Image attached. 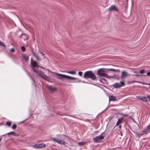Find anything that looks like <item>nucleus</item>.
I'll list each match as a JSON object with an SVG mask.
<instances>
[{
  "label": "nucleus",
  "instance_id": "473e14b6",
  "mask_svg": "<svg viewBox=\"0 0 150 150\" xmlns=\"http://www.w3.org/2000/svg\"><path fill=\"white\" fill-rule=\"evenodd\" d=\"M10 52H15V50L13 48H12L10 50Z\"/></svg>",
  "mask_w": 150,
  "mask_h": 150
},
{
  "label": "nucleus",
  "instance_id": "79ce46f5",
  "mask_svg": "<svg viewBox=\"0 0 150 150\" xmlns=\"http://www.w3.org/2000/svg\"><path fill=\"white\" fill-rule=\"evenodd\" d=\"M133 82H135L136 81H133Z\"/></svg>",
  "mask_w": 150,
  "mask_h": 150
},
{
  "label": "nucleus",
  "instance_id": "72a5a7b5",
  "mask_svg": "<svg viewBox=\"0 0 150 150\" xmlns=\"http://www.w3.org/2000/svg\"><path fill=\"white\" fill-rule=\"evenodd\" d=\"M147 75L148 76H150V72H148L147 73Z\"/></svg>",
  "mask_w": 150,
  "mask_h": 150
},
{
  "label": "nucleus",
  "instance_id": "4468645a",
  "mask_svg": "<svg viewBox=\"0 0 150 150\" xmlns=\"http://www.w3.org/2000/svg\"><path fill=\"white\" fill-rule=\"evenodd\" d=\"M150 132V124L147 127L146 129H144L143 132L144 133H146L149 132Z\"/></svg>",
  "mask_w": 150,
  "mask_h": 150
},
{
  "label": "nucleus",
  "instance_id": "5701e85b",
  "mask_svg": "<svg viewBox=\"0 0 150 150\" xmlns=\"http://www.w3.org/2000/svg\"><path fill=\"white\" fill-rule=\"evenodd\" d=\"M33 148L36 149H39V144H36L33 145Z\"/></svg>",
  "mask_w": 150,
  "mask_h": 150
},
{
  "label": "nucleus",
  "instance_id": "c85d7f7f",
  "mask_svg": "<svg viewBox=\"0 0 150 150\" xmlns=\"http://www.w3.org/2000/svg\"><path fill=\"white\" fill-rule=\"evenodd\" d=\"M78 144L79 145H83L84 144V143L83 142H79Z\"/></svg>",
  "mask_w": 150,
  "mask_h": 150
},
{
  "label": "nucleus",
  "instance_id": "393cba45",
  "mask_svg": "<svg viewBox=\"0 0 150 150\" xmlns=\"http://www.w3.org/2000/svg\"><path fill=\"white\" fill-rule=\"evenodd\" d=\"M17 127V125L16 124H13L12 126V128L13 129H15Z\"/></svg>",
  "mask_w": 150,
  "mask_h": 150
},
{
  "label": "nucleus",
  "instance_id": "20e7f679",
  "mask_svg": "<svg viewBox=\"0 0 150 150\" xmlns=\"http://www.w3.org/2000/svg\"><path fill=\"white\" fill-rule=\"evenodd\" d=\"M33 71L37 73V75L38 76L45 79H48L47 76L45 74L44 72L42 71L37 70L36 69H33Z\"/></svg>",
  "mask_w": 150,
  "mask_h": 150
},
{
  "label": "nucleus",
  "instance_id": "9d476101",
  "mask_svg": "<svg viewBox=\"0 0 150 150\" xmlns=\"http://www.w3.org/2000/svg\"><path fill=\"white\" fill-rule=\"evenodd\" d=\"M29 37V36L25 34H22L20 36V38L23 39L24 40H27Z\"/></svg>",
  "mask_w": 150,
  "mask_h": 150
},
{
  "label": "nucleus",
  "instance_id": "f704fd0d",
  "mask_svg": "<svg viewBox=\"0 0 150 150\" xmlns=\"http://www.w3.org/2000/svg\"><path fill=\"white\" fill-rule=\"evenodd\" d=\"M143 84L150 85V83L147 84L146 83H143ZM149 88L150 89V86H149Z\"/></svg>",
  "mask_w": 150,
  "mask_h": 150
},
{
  "label": "nucleus",
  "instance_id": "4be33fe9",
  "mask_svg": "<svg viewBox=\"0 0 150 150\" xmlns=\"http://www.w3.org/2000/svg\"><path fill=\"white\" fill-rule=\"evenodd\" d=\"M68 73L75 74H76V72L74 71H68L67 72Z\"/></svg>",
  "mask_w": 150,
  "mask_h": 150
},
{
  "label": "nucleus",
  "instance_id": "0eeeda50",
  "mask_svg": "<svg viewBox=\"0 0 150 150\" xmlns=\"http://www.w3.org/2000/svg\"><path fill=\"white\" fill-rule=\"evenodd\" d=\"M52 139L60 144L64 145L65 144L64 141L58 138L54 137L52 138Z\"/></svg>",
  "mask_w": 150,
  "mask_h": 150
},
{
  "label": "nucleus",
  "instance_id": "39448f33",
  "mask_svg": "<svg viewBox=\"0 0 150 150\" xmlns=\"http://www.w3.org/2000/svg\"><path fill=\"white\" fill-rule=\"evenodd\" d=\"M104 137L101 135L96 137L93 138V141L96 143H100L102 142V140L104 139Z\"/></svg>",
  "mask_w": 150,
  "mask_h": 150
},
{
  "label": "nucleus",
  "instance_id": "a19ab883",
  "mask_svg": "<svg viewBox=\"0 0 150 150\" xmlns=\"http://www.w3.org/2000/svg\"><path fill=\"white\" fill-rule=\"evenodd\" d=\"M40 67L42 68H44L43 67Z\"/></svg>",
  "mask_w": 150,
  "mask_h": 150
},
{
  "label": "nucleus",
  "instance_id": "f3484780",
  "mask_svg": "<svg viewBox=\"0 0 150 150\" xmlns=\"http://www.w3.org/2000/svg\"><path fill=\"white\" fill-rule=\"evenodd\" d=\"M32 53L33 56L36 58L37 60L39 61H40L41 60V59L39 58L37 54H36L33 52H32Z\"/></svg>",
  "mask_w": 150,
  "mask_h": 150
},
{
  "label": "nucleus",
  "instance_id": "c9c22d12",
  "mask_svg": "<svg viewBox=\"0 0 150 150\" xmlns=\"http://www.w3.org/2000/svg\"><path fill=\"white\" fill-rule=\"evenodd\" d=\"M39 51L40 52V54H41L42 55H45V54H44L42 52H40V50H39Z\"/></svg>",
  "mask_w": 150,
  "mask_h": 150
},
{
  "label": "nucleus",
  "instance_id": "bb28decb",
  "mask_svg": "<svg viewBox=\"0 0 150 150\" xmlns=\"http://www.w3.org/2000/svg\"><path fill=\"white\" fill-rule=\"evenodd\" d=\"M142 97H143L141 96H138L137 97V98L140 100H142Z\"/></svg>",
  "mask_w": 150,
  "mask_h": 150
},
{
  "label": "nucleus",
  "instance_id": "a878e982",
  "mask_svg": "<svg viewBox=\"0 0 150 150\" xmlns=\"http://www.w3.org/2000/svg\"><path fill=\"white\" fill-rule=\"evenodd\" d=\"M120 114L121 115H123V116H125V117H127L128 116V114H123V113H120Z\"/></svg>",
  "mask_w": 150,
  "mask_h": 150
},
{
  "label": "nucleus",
  "instance_id": "b1692460",
  "mask_svg": "<svg viewBox=\"0 0 150 150\" xmlns=\"http://www.w3.org/2000/svg\"><path fill=\"white\" fill-rule=\"evenodd\" d=\"M21 49L23 52H24L25 50V47L23 46H22L21 47Z\"/></svg>",
  "mask_w": 150,
  "mask_h": 150
},
{
  "label": "nucleus",
  "instance_id": "dca6fc26",
  "mask_svg": "<svg viewBox=\"0 0 150 150\" xmlns=\"http://www.w3.org/2000/svg\"><path fill=\"white\" fill-rule=\"evenodd\" d=\"M23 58L26 61H28L29 60L28 56L26 54H23Z\"/></svg>",
  "mask_w": 150,
  "mask_h": 150
},
{
  "label": "nucleus",
  "instance_id": "4c0bfd02",
  "mask_svg": "<svg viewBox=\"0 0 150 150\" xmlns=\"http://www.w3.org/2000/svg\"><path fill=\"white\" fill-rule=\"evenodd\" d=\"M61 135H57V136H58L59 137H60Z\"/></svg>",
  "mask_w": 150,
  "mask_h": 150
},
{
  "label": "nucleus",
  "instance_id": "aec40b11",
  "mask_svg": "<svg viewBox=\"0 0 150 150\" xmlns=\"http://www.w3.org/2000/svg\"><path fill=\"white\" fill-rule=\"evenodd\" d=\"M147 98V97H143L142 100L144 102H146L148 100Z\"/></svg>",
  "mask_w": 150,
  "mask_h": 150
},
{
  "label": "nucleus",
  "instance_id": "f257e3e1",
  "mask_svg": "<svg viewBox=\"0 0 150 150\" xmlns=\"http://www.w3.org/2000/svg\"><path fill=\"white\" fill-rule=\"evenodd\" d=\"M83 77L85 79L90 78L93 80H95L96 79V76L92 71H86L83 75Z\"/></svg>",
  "mask_w": 150,
  "mask_h": 150
},
{
  "label": "nucleus",
  "instance_id": "1a4fd4ad",
  "mask_svg": "<svg viewBox=\"0 0 150 150\" xmlns=\"http://www.w3.org/2000/svg\"><path fill=\"white\" fill-rule=\"evenodd\" d=\"M108 11H118V10L114 5H111L108 9Z\"/></svg>",
  "mask_w": 150,
  "mask_h": 150
},
{
  "label": "nucleus",
  "instance_id": "9b49d317",
  "mask_svg": "<svg viewBox=\"0 0 150 150\" xmlns=\"http://www.w3.org/2000/svg\"><path fill=\"white\" fill-rule=\"evenodd\" d=\"M127 72L125 71H123L122 72L121 77V79H124L128 76Z\"/></svg>",
  "mask_w": 150,
  "mask_h": 150
},
{
  "label": "nucleus",
  "instance_id": "c756f323",
  "mask_svg": "<svg viewBox=\"0 0 150 150\" xmlns=\"http://www.w3.org/2000/svg\"><path fill=\"white\" fill-rule=\"evenodd\" d=\"M78 74L79 76H82L83 72L82 71H79Z\"/></svg>",
  "mask_w": 150,
  "mask_h": 150
},
{
  "label": "nucleus",
  "instance_id": "6ab92c4d",
  "mask_svg": "<svg viewBox=\"0 0 150 150\" xmlns=\"http://www.w3.org/2000/svg\"><path fill=\"white\" fill-rule=\"evenodd\" d=\"M7 134L8 135H10V134L13 135L15 136H16V134H17L16 133H15L14 132H10L9 133H7V134Z\"/></svg>",
  "mask_w": 150,
  "mask_h": 150
},
{
  "label": "nucleus",
  "instance_id": "a211bd4d",
  "mask_svg": "<svg viewBox=\"0 0 150 150\" xmlns=\"http://www.w3.org/2000/svg\"><path fill=\"white\" fill-rule=\"evenodd\" d=\"M39 144V148H42L45 147L46 145L44 143H41Z\"/></svg>",
  "mask_w": 150,
  "mask_h": 150
},
{
  "label": "nucleus",
  "instance_id": "cd10ccee",
  "mask_svg": "<svg viewBox=\"0 0 150 150\" xmlns=\"http://www.w3.org/2000/svg\"><path fill=\"white\" fill-rule=\"evenodd\" d=\"M0 45H1L4 47H5L6 45H5L4 44L1 42L0 41Z\"/></svg>",
  "mask_w": 150,
  "mask_h": 150
},
{
  "label": "nucleus",
  "instance_id": "412c9836",
  "mask_svg": "<svg viewBox=\"0 0 150 150\" xmlns=\"http://www.w3.org/2000/svg\"><path fill=\"white\" fill-rule=\"evenodd\" d=\"M6 125L8 127H10L11 124V122L9 121H7L6 122Z\"/></svg>",
  "mask_w": 150,
  "mask_h": 150
},
{
  "label": "nucleus",
  "instance_id": "2eb2a0df",
  "mask_svg": "<svg viewBox=\"0 0 150 150\" xmlns=\"http://www.w3.org/2000/svg\"><path fill=\"white\" fill-rule=\"evenodd\" d=\"M109 101H115L117 100L115 97L112 96H110L109 97Z\"/></svg>",
  "mask_w": 150,
  "mask_h": 150
},
{
  "label": "nucleus",
  "instance_id": "f8f14e48",
  "mask_svg": "<svg viewBox=\"0 0 150 150\" xmlns=\"http://www.w3.org/2000/svg\"><path fill=\"white\" fill-rule=\"evenodd\" d=\"M47 87L50 92H53L57 90L56 88L53 87L52 86L49 85L47 86Z\"/></svg>",
  "mask_w": 150,
  "mask_h": 150
},
{
  "label": "nucleus",
  "instance_id": "58836bf2",
  "mask_svg": "<svg viewBox=\"0 0 150 150\" xmlns=\"http://www.w3.org/2000/svg\"><path fill=\"white\" fill-rule=\"evenodd\" d=\"M2 138H0V142H1Z\"/></svg>",
  "mask_w": 150,
  "mask_h": 150
},
{
  "label": "nucleus",
  "instance_id": "6e6552de",
  "mask_svg": "<svg viewBox=\"0 0 150 150\" xmlns=\"http://www.w3.org/2000/svg\"><path fill=\"white\" fill-rule=\"evenodd\" d=\"M30 64L33 70V69H35V68L36 67H39L40 66L38 65L37 62L35 61H33V59L32 58L31 59Z\"/></svg>",
  "mask_w": 150,
  "mask_h": 150
},
{
  "label": "nucleus",
  "instance_id": "2f4dec72",
  "mask_svg": "<svg viewBox=\"0 0 150 150\" xmlns=\"http://www.w3.org/2000/svg\"><path fill=\"white\" fill-rule=\"evenodd\" d=\"M145 71L144 70H141L140 71V73L142 74H143Z\"/></svg>",
  "mask_w": 150,
  "mask_h": 150
},
{
  "label": "nucleus",
  "instance_id": "e433bc0d",
  "mask_svg": "<svg viewBox=\"0 0 150 150\" xmlns=\"http://www.w3.org/2000/svg\"><path fill=\"white\" fill-rule=\"evenodd\" d=\"M98 131H95V133H98Z\"/></svg>",
  "mask_w": 150,
  "mask_h": 150
},
{
  "label": "nucleus",
  "instance_id": "ea45409f",
  "mask_svg": "<svg viewBox=\"0 0 150 150\" xmlns=\"http://www.w3.org/2000/svg\"><path fill=\"white\" fill-rule=\"evenodd\" d=\"M119 127H121V125H120Z\"/></svg>",
  "mask_w": 150,
  "mask_h": 150
},
{
  "label": "nucleus",
  "instance_id": "7ed1b4c3",
  "mask_svg": "<svg viewBox=\"0 0 150 150\" xmlns=\"http://www.w3.org/2000/svg\"><path fill=\"white\" fill-rule=\"evenodd\" d=\"M54 73L56 75H59V77L58 78L61 80H62L63 79H68L70 80H75L76 79L74 77H71L64 74H59L55 72H54Z\"/></svg>",
  "mask_w": 150,
  "mask_h": 150
},
{
  "label": "nucleus",
  "instance_id": "423d86ee",
  "mask_svg": "<svg viewBox=\"0 0 150 150\" xmlns=\"http://www.w3.org/2000/svg\"><path fill=\"white\" fill-rule=\"evenodd\" d=\"M125 85L124 82L121 81L120 83H115L113 84V87L115 88H120L122 86H124Z\"/></svg>",
  "mask_w": 150,
  "mask_h": 150
},
{
  "label": "nucleus",
  "instance_id": "f03ea898",
  "mask_svg": "<svg viewBox=\"0 0 150 150\" xmlns=\"http://www.w3.org/2000/svg\"><path fill=\"white\" fill-rule=\"evenodd\" d=\"M105 72L104 69H100L98 70L97 73L98 75L100 77H104L108 78H113L112 76H108V74L105 73Z\"/></svg>",
  "mask_w": 150,
  "mask_h": 150
},
{
  "label": "nucleus",
  "instance_id": "7c9ffc66",
  "mask_svg": "<svg viewBox=\"0 0 150 150\" xmlns=\"http://www.w3.org/2000/svg\"><path fill=\"white\" fill-rule=\"evenodd\" d=\"M109 70L110 71H116V70H115V69H110Z\"/></svg>",
  "mask_w": 150,
  "mask_h": 150
},
{
  "label": "nucleus",
  "instance_id": "ddd939ff",
  "mask_svg": "<svg viewBox=\"0 0 150 150\" xmlns=\"http://www.w3.org/2000/svg\"><path fill=\"white\" fill-rule=\"evenodd\" d=\"M124 119V118L123 117H122L120 118H119L118 119V120L116 123V126H118L121 123Z\"/></svg>",
  "mask_w": 150,
  "mask_h": 150
}]
</instances>
